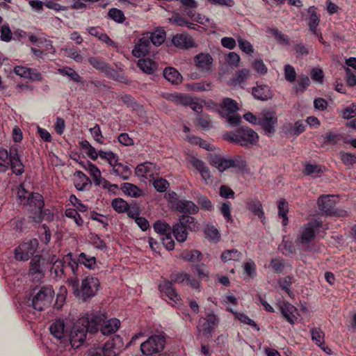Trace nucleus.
<instances>
[{"label": "nucleus", "instance_id": "obj_30", "mask_svg": "<svg viewBox=\"0 0 356 356\" xmlns=\"http://www.w3.org/2000/svg\"><path fill=\"white\" fill-rule=\"evenodd\" d=\"M195 61L198 68L202 71L210 70L213 58L209 54H200L195 58Z\"/></svg>", "mask_w": 356, "mask_h": 356}, {"label": "nucleus", "instance_id": "obj_63", "mask_svg": "<svg viewBox=\"0 0 356 356\" xmlns=\"http://www.w3.org/2000/svg\"><path fill=\"white\" fill-rule=\"evenodd\" d=\"M309 84L310 80L309 77L305 75H300L298 77V83L296 86V90L302 92Z\"/></svg>", "mask_w": 356, "mask_h": 356}, {"label": "nucleus", "instance_id": "obj_22", "mask_svg": "<svg viewBox=\"0 0 356 356\" xmlns=\"http://www.w3.org/2000/svg\"><path fill=\"white\" fill-rule=\"evenodd\" d=\"M209 163L216 167L220 172H223L232 168L230 159H225L217 154H211L209 156Z\"/></svg>", "mask_w": 356, "mask_h": 356}, {"label": "nucleus", "instance_id": "obj_38", "mask_svg": "<svg viewBox=\"0 0 356 356\" xmlns=\"http://www.w3.org/2000/svg\"><path fill=\"white\" fill-rule=\"evenodd\" d=\"M154 229L162 236H169L172 234V227L168 223L161 220H157L154 222Z\"/></svg>", "mask_w": 356, "mask_h": 356}, {"label": "nucleus", "instance_id": "obj_34", "mask_svg": "<svg viewBox=\"0 0 356 356\" xmlns=\"http://www.w3.org/2000/svg\"><path fill=\"white\" fill-rule=\"evenodd\" d=\"M88 63L96 70L106 73L114 71L107 63L98 57H90L88 58Z\"/></svg>", "mask_w": 356, "mask_h": 356}, {"label": "nucleus", "instance_id": "obj_9", "mask_svg": "<svg viewBox=\"0 0 356 356\" xmlns=\"http://www.w3.org/2000/svg\"><path fill=\"white\" fill-rule=\"evenodd\" d=\"M38 247V241L33 238L21 243L15 250V257L19 261H27L33 256Z\"/></svg>", "mask_w": 356, "mask_h": 356}, {"label": "nucleus", "instance_id": "obj_28", "mask_svg": "<svg viewBox=\"0 0 356 356\" xmlns=\"http://www.w3.org/2000/svg\"><path fill=\"white\" fill-rule=\"evenodd\" d=\"M309 17L308 18V25L309 30L315 35H318L317 26L320 22V17L317 15L316 8L314 6H310L308 9Z\"/></svg>", "mask_w": 356, "mask_h": 356}, {"label": "nucleus", "instance_id": "obj_37", "mask_svg": "<svg viewBox=\"0 0 356 356\" xmlns=\"http://www.w3.org/2000/svg\"><path fill=\"white\" fill-rule=\"evenodd\" d=\"M278 216L282 219V225L286 226L288 224L287 213L289 211L288 202L284 199H281L278 202Z\"/></svg>", "mask_w": 356, "mask_h": 356}, {"label": "nucleus", "instance_id": "obj_48", "mask_svg": "<svg viewBox=\"0 0 356 356\" xmlns=\"http://www.w3.org/2000/svg\"><path fill=\"white\" fill-rule=\"evenodd\" d=\"M88 170L90 175L92 177L93 181L95 185L100 186L102 183L103 177L101 176V172L99 169L94 164H88Z\"/></svg>", "mask_w": 356, "mask_h": 356}, {"label": "nucleus", "instance_id": "obj_54", "mask_svg": "<svg viewBox=\"0 0 356 356\" xmlns=\"http://www.w3.org/2000/svg\"><path fill=\"white\" fill-rule=\"evenodd\" d=\"M235 317L239 320L241 323L250 325L253 328L256 329L257 330H259V327L257 325V323L250 318L247 315L240 313V312H235L234 313Z\"/></svg>", "mask_w": 356, "mask_h": 356}, {"label": "nucleus", "instance_id": "obj_40", "mask_svg": "<svg viewBox=\"0 0 356 356\" xmlns=\"http://www.w3.org/2000/svg\"><path fill=\"white\" fill-rule=\"evenodd\" d=\"M113 172L124 180H128L131 175V171L129 166L121 163L114 165Z\"/></svg>", "mask_w": 356, "mask_h": 356}, {"label": "nucleus", "instance_id": "obj_27", "mask_svg": "<svg viewBox=\"0 0 356 356\" xmlns=\"http://www.w3.org/2000/svg\"><path fill=\"white\" fill-rule=\"evenodd\" d=\"M163 74L164 78L172 84H179L182 81V76L175 68L172 67H165Z\"/></svg>", "mask_w": 356, "mask_h": 356}, {"label": "nucleus", "instance_id": "obj_8", "mask_svg": "<svg viewBox=\"0 0 356 356\" xmlns=\"http://www.w3.org/2000/svg\"><path fill=\"white\" fill-rule=\"evenodd\" d=\"M321 227V222L314 219L300 227L297 241L302 244L309 243L316 236V229Z\"/></svg>", "mask_w": 356, "mask_h": 356}, {"label": "nucleus", "instance_id": "obj_18", "mask_svg": "<svg viewBox=\"0 0 356 356\" xmlns=\"http://www.w3.org/2000/svg\"><path fill=\"white\" fill-rule=\"evenodd\" d=\"M172 44L180 49H188L194 46L193 39L185 33L177 34L172 37Z\"/></svg>", "mask_w": 356, "mask_h": 356}, {"label": "nucleus", "instance_id": "obj_11", "mask_svg": "<svg viewBox=\"0 0 356 356\" xmlns=\"http://www.w3.org/2000/svg\"><path fill=\"white\" fill-rule=\"evenodd\" d=\"M124 343L122 338L116 335L108 340L102 348L104 356H118L121 353Z\"/></svg>", "mask_w": 356, "mask_h": 356}, {"label": "nucleus", "instance_id": "obj_41", "mask_svg": "<svg viewBox=\"0 0 356 356\" xmlns=\"http://www.w3.org/2000/svg\"><path fill=\"white\" fill-rule=\"evenodd\" d=\"M78 261L80 264L84 265L89 269H95L96 266V259L95 257H92L86 254L84 252L79 254L78 257Z\"/></svg>", "mask_w": 356, "mask_h": 356}, {"label": "nucleus", "instance_id": "obj_17", "mask_svg": "<svg viewBox=\"0 0 356 356\" xmlns=\"http://www.w3.org/2000/svg\"><path fill=\"white\" fill-rule=\"evenodd\" d=\"M175 209L177 211L184 215L195 214L199 211V207L193 201L186 200H178L175 204Z\"/></svg>", "mask_w": 356, "mask_h": 356}, {"label": "nucleus", "instance_id": "obj_13", "mask_svg": "<svg viewBox=\"0 0 356 356\" xmlns=\"http://www.w3.org/2000/svg\"><path fill=\"white\" fill-rule=\"evenodd\" d=\"M45 264V259L41 255H35L30 262L29 273L35 280H40L44 277V271L43 266Z\"/></svg>", "mask_w": 356, "mask_h": 356}, {"label": "nucleus", "instance_id": "obj_4", "mask_svg": "<svg viewBox=\"0 0 356 356\" xmlns=\"http://www.w3.org/2000/svg\"><path fill=\"white\" fill-rule=\"evenodd\" d=\"M44 203L43 197L39 193L29 194L26 202L24 206L31 213V218L37 223L43 220L42 209Z\"/></svg>", "mask_w": 356, "mask_h": 356}, {"label": "nucleus", "instance_id": "obj_64", "mask_svg": "<svg viewBox=\"0 0 356 356\" xmlns=\"http://www.w3.org/2000/svg\"><path fill=\"white\" fill-rule=\"evenodd\" d=\"M153 186L157 191L164 192L169 186V184L165 179L158 178L154 180Z\"/></svg>", "mask_w": 356, "mask_h": 356}, {"label": "nucleus", "instance_id": "obj_36", "mask_svg": "<svg viewBox=\"0 0 356 356\" xmlns=\"http://www.w3.org/2000/svg\"><path fill=\"white\" fill-rule=\"evenodd\" d=\"M187 95H185V94H181V93H177V92H173V93H165L163 95V97L177 104V105H184V104H186L187 103Z\"/></svg>", "mask_w": 356, "mask_h": 356}, {"label": "nucleus", "instance_id": "obj_57", "mask_svg": "<svg viewBox=\"0 0 356 356\" xmlns=\"http://www.w3.org/2000/svg\"><path fill=\"white\" fill-rule=\"evenodd\" d=\"M243 270L245 273L250 277H255L256 273V265L252 259H249L247 262L243 264Z\"/></svg>", "mask_w": 356, "mask_h": 356}, {"label": "nucleus", "instance_id": "obj_2", "mask_svg": "<svg viewBox=\"0 0 356 356\" xmlns=\"http://www.w3.org/2000/svg\"><path fill=\"white\" fill-rule=\"evenodd\" d=\"M67 284L72 288L74 296L83 301L94 297L100 286L99 280L92 275L86 276L82 280L81 287H79V282L76 277L69 278Z\"/></svg>", "mask_w": 356, "mask_h": 356}, {"label": "nucleus", "instance_id": "obj_5", "mask_svg": "<svg viewBox=\"0 0 356 356\" xmlns=\"http://www.w3.org/2000/svg\"><path fill=\"white\" fill-rule=\"evenodd\" d=\"M54 291L51 286L42 287L31 300V305L35 310L42 311L51 304Z\"/></svg>", "mask_w": 356, "mask_h": 356}, {"label": "nucleus", "instance_id": "obj_33", "mask_svg": "<svg viewBox=\"0 0 356 356\" xmlns=\"http://www.w3.org/2000/svg\"><path fill=\"white\" fill-rule=\"evenodd\" d=\"M145 35L149 38V40L155 46L161 45L165 38V32L164 30H156L154 32H147Z\"/></svg>", "mask_w": 356, "mask_h": 356}, {"label": "nucleus", "instance_id": "obj_24", "mask_svg": "<svg viewBox=\"0 0 356 356\" xmlns=\"http://www.w3.org/2000/svg\"><path fill=\"white\" fill-rule=\"evenodd\" d=\"M191 163L193 164L194 168H195L198 170L203 180H204L207 182L208 181H211V175L210 170L202 160L198 159L195 157H192Z\"/></svg>", "mask_w": 356, "mask_h": 356}, {"label": "nucleus", "instance_id": "obj_12", "mask_svg": "<svg viewBox=\"0 0 356 356\" xmlns=\"http://www.w3.org/2000/svg\"><path fill=\"white\" fill-rule=\"evenodd\" d=\"M9 167L13 172L17 176L22 175L24 172V165L21 161L18 149L16 146H12L10 148Z\"/></svg>", "mask_w": 356, "mask_h": 356}, {"label": "nucleus", "instance_id": "obj_62", "mask_svg": "<svg viewBox=\"0 0 356 356\" xmlns=\"http://www.w3.org/2000/svg\"><path fill=\"white\" fill-rule=\"evenodd\" d=\"M230 161L232 168L243 170L247 166L246 161L240 156H236L233 159H230Z\"/></svg>", "mask_w": 356, "mask_h": 356}, {"label": "nucleus", "instance_id": "obj_55", "mask_svg": "<svg viewBox=\"0 0 356 356\" xmlns=\"http://www.w3.org/2000/svg\"><path fill=\"white\" fill-rule=\"evenodd\" d=\"M270 32L274 35L278 43L285 45L290 44L289 37L277 29H273L270 30Z\"/></svg>", "mask_w": 356, "mask_h": 356}, {"label": "nucleus", "instance_id": "obj_16", "mask_svg": "<svg viewBox=\"0 0 356 356\" xmlns=\"http://www.w3.org/2000/svg\"><path fill=\"white\" fill-rule=\"evenodd\" d=\"M318 209L327 215H331L336 204L335 197L331 195H323L318 199Z\"/></svg>", "mask_w": 356, "mask_h": 356}, {"label": "nucleus", "instance_id": "obj_1", "mask_svg": "<svg viewBox=\"0 0 356 356\" xmlns=\"http://www.w3.org/2000/svg\"><path fill=\"white\" fill-rule=\"evenodd\" d=\"M104 314L100 312L87 313L79 318L73 325L68 340L72 347L78 348L84 343L88 332L95 333L104 320Z\"/></svg>", "mask_w": 356, "mask_h": 356}, {"label": "nucleus", "instance_id": "obj_20", "mask_svg": "<svg viewBox=\"0 0 356 356\" xmlns=\"http://www.w3.org/2000/svg\"><path fill=\"white\" fill-rule=\"evenodd\" d=\"M160 291L164 293L168 298L175 302H177L180 298L175 288L173 286L172 282L168 280H164L159 285Z\"/></svg>", "mask_w": 356, "mask_h": 356}, {"label": "nucleus", "instance_id": "obj_39", "mask_svg": "<svg viewBox=\"0 0 356 356\" xmlns=\"http://www.w3.org/2000/svg\"><path fill=\"white\" fill-rule=\"evenodd\" d=\"M242 257V253L236 249L227 250L221 254L220 259L224 262L229 261H239Z\"/></svg>", "mask_w": 356, "mask_h": 356}, {"label": "nucleus", "instance_id": "obj_49", "mask_svg": "<svg viewBox=\"0 0 356 356\" xmlns=\"http://www.w3.org/2000/svg\"><path fill=\"white\" fill-rule=\"evenodd\" d=\"M196 201L200 205L202 209L211 211L213 209V205L211 200L204 195H198L196 197Z\"/></svg>", "mask_w": 356, "mask_h": 356}, {"label": "nucleus", "instance_id": "obj_10", "mask_svg": "<svg viewBox=\"0 0 356 356\" xmlns=\"http://www.w3.org/2000/svg\"><path fill=\"white\" fill-rule=\"evenodd\" d=\"M277 122V118L274 112L262 111L259 115L258 124L264 131L268 136L273 135L275 131V125Z\"/></svg>", "mask_w": 356, "mask_h": 356}, {"label": "nucleus", "instance_id": "obj_23", "mask_svg": "<svg viewBox=\"0 0 356 356\" xmlns=\"http://www.w3.org/2000/svg\"><path fill=\"white\" fill-rule=\"evenodd\" d=\"M104 316L105 318L104 322L99 326V329H100L102 333L104 335H108L115 332L120 327V321L117 318H111L108 321H106V316L104 314Z\"/></svg>", "mask_w": 356, "mask_h": 356}, {"label": "nucleus", "instance_id": "obj_53", "mask_svg": "<svg viewBox=\"0 0 356 356\" xmlns=\"http://www.w3.org/2000/svg\"><path fill=\"white\" fill-rule=\"evenodd\" d=\"M204 234L211 241H219L220 238L218 230L213 225H207L204 228Z\"/></svg>", "mask_w": 356, "mask_h": 356}, {"label": "nucleus", "instance_id": "obj_60", "mask_svg": "<svg viewBox=\"0 0 356 356\" xmlns=\"http://www.w3.org/2000/svg\"><path fill=\"white\" fill-rule=\"evenodd\" d=\"M237 41L240 49H241L243 51L250 55L253 53L254 49L250 42L243 40L241 37L237 38Z\"/></svg>", "mask_w": 356, "mask_h": 356}, {"label": "nucleus", "instance_id": "obj_51", "mask_svg": "<svg viewBox=\"0 0 356 356\" xmlns=\"http://www.w3.org/2000/svg\"><path fill=\"white\" fill-rule=\"evenodd\" d=\"M108 17L118 23H122L125 20L123 12L118 8H111L108 13Z\"/></svg>", "mask_w": 356, "mask_h": 356}, {"label": "nucleus", "instance_id": "obj_52", "mask_svg": "<svg viewBox=\"0 0 356 356\" xmlns=\"http://www.w3.org/2000/svg\"><path fill=\"white\" fill-rule=\"evenodd\" d=\"M248 209L259 218H263L264 213L261 203L259 200H256L250 202Z\"/></svg>", "mask_w": 356, "mask_h": 356}, {"label": "nucleus", "instance_id": "obj_26", "mask_svg": "<svg viewBox=\"0 0 356 356\" xmlns=\"http://www.w3.org/2000/svg\"><path fill=\"white\" fill-rule=\"evenodd\" d=\"M138 67L147 74H153L158 67L156 63L149 58H140L137 63Z\"/></svg>", "mask_w": 356, "mask_h": 356}, {"label": "nucleus", "instance_id": "obj_61", "mask_svg": "<svg viewBox=\"0 0 356 356\" xmlns=\"http://www.w3.org/2000/svg\"><path fill=\"white\" fill-rule=\"evenodd\" d=\"M29 194V192L24 188L23 184H20L17 188V197L19 200V204L24 205Z\"/></svg>", "mask_w": 356, "mask_h": 356}, {"label": "nucleus", "instance_id": "obj_6", "mask_svg": "<svg viewBox=\"0 0 356 356\" xmlns=\"http://www.w3.org/2000/svg\"><path fill=\"white\" fill-rule=\"evenodd\" d=\"M219 320L213 311L207 312L206 316L199 318L197 325V337H204L209 339L211 337V332L215 326L218 325Z\"/></svg>", "mask_w": 356, "mask_h": 356}, {"label": "nucleus", "instance_id": "obj_45", "mask_svg": "<svg viewBox=\"0 0 356 356\" xmlns=\"http://www.w3.org/2000/svg\"><path fill=\"white\" fill-rule=\"evenodd\" d=\"M250 76V71L248 69H242L237 72L232 78V83L234 85L241 84L248 80Z\"/></svg>", "mask_w": 356, "mask_h": 356}, {"label": "nucleus", "instance_id": "obj_3", "mask_svg": "<svg viewBox=\"0 0 356 356\" xmlns=\"http://www.w3.org/2000/svg\"><path fill=\"white\" fill-rule=\"evenodd\" d=\"M223 139L243 147H248L249 145H256L258 142L259 136L252 129L245 127L225 133L223 135Z\"/></svg>", "mask_w": 356, "mask_h": 356}, {"label": "nucleus", "instance_id": "obj_42", "mask_svg": "<svg viewBox=\"0 0 356 356\" xmlns=\"http://www.w3.org/2000/svg\"><path fill=\"white\" fill-rule=\"evenodd\" d=\"M202 253L199 250H184L180 258L188 261L195 262L200 260Z\"/></svg>", "mask_w": 356, "mask_h": 356}, {"label": "nucleus", "instance_id": "obj_44", "mask_svg": "<svg viewBox=\"0 0 356 356\" xmlns=\"http://www.w3.org/2000/svg\"><path fill=\"white\" fill-rule=\"evenodd\" d=\"M153 167H154L153 163L149 162L140 164L136 168V174L137 176L145 177L151 176V171Z\"/></svg>", "mask_w": 356, "mask_h": 356}, {"label": "nucleus", "instance_id": "obj_58", "mask_svg": "<svg viewBox=\"0 0 356 356\" xmlns=\"http://www.w3.org/2000/svg\"><path fill=\"white\" fill-rule=\"evenodd\" d=\"M65 216L67 218H72L74 220V222L78 226H81L83 224V220L82 218L80 216L77 211L74 209H68L65 211Z\"/></svg>", "mask_w": 356, "mask_h": 356}, {"label": "nucleus", "instance_id": "obj_7", "mask_svg": "<svg viewBox=\"0 0 356 356\" xmlns=\"http://www.w3.org/2000/svg\"><path fill=\"white\" fill-rule=\"evenodd\" d=\"M165 338L161 334H154L149 337L145 341L140 344L141 353L147 356L157 354L165 348Z\"/></svg>", "mask_w": 356, "mask_h": 356}, {"label": "nucleus", "instance_id": "obj_25", "mask_svg": "<svg viewBox=\"0 0 356 356\" xmlns=\"http://www.w3.org/2000/svg\"><path fill=\"white\" fill-rule=\"evenodd\" d=\"M74 177V186L78 191L88 190L92 184L90 179L81 171H76Z\"/></svg>", "mask_w": 356, "mask_h": 356}, {"label": "nucleus", "instance_id": "obj_43", "mask_svg": "<svg viewBox=\"0 0 356 356\" xmlns=\"http://www.w3.org/2000/svg\"><path fill=\"white\" fill-rule=\"evenodd\" d=\"M111 207L118 213H124L129 207V204L122 198H115L111 202Z\"/></svg>", "mask_w": 356, "mask_h": 356}, {"label": "nucleus", "instance_id": "obj_14", "mask_svg": "<svg viewBox=\"0 0 356 356\" xmlns=\"http://www.w3.org/2000/svg\"><path fill=\"white\" fill-rule=\"evenodd\" d=\"M49 330L51 334L60 343H65L68 341L63 320L56 319L50 325Z\"/></svg>", "mask_w": 356, "mask_h": 356}, {"label": "nucleus", "instance_id": "obj_46", "mask_svg": "<svg viewBox=\"0 0 356 356\" xmlns=\"http://www.w3.org/2000/svg\"><path fill=\"white\" fill-rule=\"evenodd\" d=\"M10 151L0 147V172H6L8 169Z\"/></svg>", "mask_w": 356, "mask_h": 356}, {"label": "nucleus", "instance_id": "obj_19", "mask_svg": "<svg viewBox=\"0 0 356 356\" xmlns=\"http://www.w3.org/2000/svg\"><path fill=\"white\" fill-rule=\"evenodd\" d=\"M279 309L285 319L291 325H294L295 321L297 319L294 315L297 310L296 307L288 302H283L280 304Z\"/></svg>", "mask_w": 356, "mask_h": 356}, {"label": "nucleus", "instance_id": "obj_59", "mask_svg": "<svg viewBox=\"0 0 356 356\" xmlns=\"http://www.w3.org/2000/svg\"><path fill=\"white\" fill-rule=\"evenodd\" d=\"M311 334L312 339L315 341L318 346H323L324 334L320 328H312L311 330Z\"/></svg>", "mask_w": 356, "mask_h": 356}, {"label": "nucleus", "instance_id": "obj_31", "mask_svg": "<svg viewBox=\"0 0 356 356\" xmlns=\"http://www.w3.org/2000/svg\"><path fill=\"white\" fill-rule=\"evenodd\" d=\"M177 222L190 232H196L198 230V226L195 219L191 216L183 214L179 216V221Z\"/></svg>", "mask_w": 356, "mask_h": 356}, {"label": "nucleus", "instance_id": "obj_50", "mask_svg": "<svg viewBox=\"0 0 356 356\" xmlns=\"http://www.w3.org/2000/svg\"><path fill=\"white\" fill-rule=\"evenodd\" d=\"M65 261L57 259L54 261L51 268V273H54L56 277H61L64 274Z\"/></svg>", "mask_w": 356, "mask_h": 356}, {"label": "nucleus", "instance_id": "obj_21", "mask_svg": "<svg viewBox=\"0 0 356 356\" xmlns=\"http://www.w3.org/2000/svg\"><path fill=\"white\" fill-rule=\"evenodd\" d=\"M252 93L254 98L261 101L271 99L273 95V92L267 85H257L252 88Z\"/></svg>", "mask_w": 356, "mask_h": 356}, {"label": "nucleus", "instance_id": "obj_29", "mask_svg": "<svg viewBox=\"0 0 356 356\" xmlns=\"http://www.w3.org/2000/svg\"><path fill=\"white\" fill-rule=\"evenodd\" d=\"M238 109V107L236 102L231 98L227 97L222 100L220 115L222 116H225L228 114H232L234 113H236Z\"/></svg>", "mask_w": 356, "mask_h": 356}, {"label": "nucleus", "instance_id": "obj_35", "mask_svg": "<svg viewBox=\"0 0 356 356\" xmlns=\"http://www.w3.org/2000/svg\"><path fill=\"white\" fill-rule=\"evenodd\" d=\"M121 189L124 193L134 197H139L143 193L137 186L128 182L122 184Z\"/></svg>", "mask_w": 356, "mask_h": 356}, {"label": "nucleus", "instance_id": "obj_32", "mask_svg": "<svg viewBox=\"0 0 356 356\" xmlns=\"http://www.w3.org/2000/svg\"><path fill=\"white\" fill-rule=\"evenodd\" d=\"M188 232L186 228L183 227L179 223H175L172 227V234L178 242L183 243L186 241L188 235Z\"/></svg>", "mask_w": 356, "mask_h": 356}, {"label": "nucleus", "instance_id": "obj_56", "mask_svg": "<svg viewBox=\"0 0 356 356\" xmlns=\"http://www.w3.org/2000/svg\"><path fill=\"white\" fill-rule=\"evenodd\" d=\"M220 211L227 222H233L231 215V203L229 202H223L220 207Z\"/></svg>", "mask_w": 356, "mask_h": 356}, {"label": "nucleus", "instance_id": "obj_47", "mask_svg": "<svg viewBox=\"0 0 356 356\" xmlns=\"http://www.w3.org/2000/svg\"><path fill=\"white\" fill-rule=\"evenodd\" d=\"M339 156L342 163L348 168H350L356 163V155L353 154L341 151L339 152Z\"/></svg>", "mask_w": 356, "mask_h": 356}, {"label": "nucleus", "instance_id": "obj_15", "mask_svg": "<svg viewBox=\"0 0 356 356\" xmlns=\"http://www.w3.org/2000/svg\"><path fill=\"white\" fill-rule=\"evenodd\" d=\"M150 49V42L149 38L144 33L138 39L132 50V54L136 58H140L149 54Z\"/></svg>", "mask_w": 356, "mask_h": 356}]
</instances>
